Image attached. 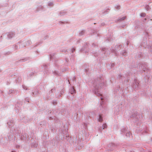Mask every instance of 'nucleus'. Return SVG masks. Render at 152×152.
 <instances>
[{
    "mask_svg": "<svg viewBox=\"0 0 152 152\" xmlns=\"http://www.w3.org/2000/svg\"><path fill=\"white\" fill-rule=\"evenodd\" d=\"M98 121L99 122H102L103 121L102 117L101 115H100L99 116Z\"/></svg>",
    "mask_w": 152,
    "mask_h": 152,
    "instance_id": "f257e3e1",
    "label": "nucleus"
},
{
    "mask_svg": "<svg viewBox=\"0 0 152 152\" xmlns=\"http://www.w3.org/2000/svg\"><path fill=\"white\" fill-rule=\"evenodd\" d=\"M72 91H71V94H72L73 93L75 92V91L74 89V87H73L72 88Z\"/></svg>",
    "mask_w": 152,
    "mask_h": 152,
    "instance_id": "f03ea898",
    "label": "nucleus"
},
{
    "mask_svg": "<svg viewBox=\"0 0 152 152\" xmlns=\"http://www.w3.org/2000/svg\"><path fill=\"white\" fill-rule=\"evenodd\" d=\"M107 126L105 124H104L102 126V127H103V129H104L105 128H106L107 127Z\"/></svg>",
    "mask_w": 152,
    "mask_h": 152,
    "instance_id": "7ed1b4c3",
    "label": "nucleus"
}]
</instances>
